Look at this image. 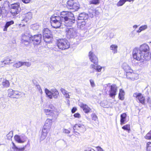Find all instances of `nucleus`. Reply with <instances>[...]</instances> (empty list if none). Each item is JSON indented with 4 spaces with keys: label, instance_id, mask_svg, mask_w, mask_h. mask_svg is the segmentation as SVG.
<instances>
[{
    "label": "nucleus",
    "instance_id": "nucleus-1",
    "mask_svg": "<svg viewBox=\"0 0 151 151\" xmlns=\"http://www.w3.org/2000/svg\"><path fill=\"white\" fill-rule=\"evenodd\" d=\"M61 17L53 16L50 18L51 26L54 28H59L62 24L66 26H71L75 23L74 14L68 11H63L61 12Z\"/></svg>",
    "mask_w": 151,
    "mask_h": 151
},
{
    "label": "nucleus",
    "instance_id": "nucleus-2",
    "mask_svg": "<svg viewBox=\"0 0 151 151\" xmlns=\"http://www.w3.org/2000/svg\"><path fill=\"white\" fill-rule=\"evenodd\" d=\"M44 112L46 115L52 116L55 118H56L59 113L52 105L49 106L48 108L44 109Z\"/></svg>",
    "mask_w": 151,
    "mask_h": 151
},
{
    "label": "nucleus",
    "instance_id": "nucleus-3",
    "mask_svg": "<svg viewBox=\"0 0 151 151\" xmlns=\"http://www.w3.org/2000/svg\"><path fill=\"white\" fill-rule=\"evenodd\" d=\"M132 55L134 59L137 61H139L141 60L146 59L138 48L135 47L133 49Z\"/></svg>",
    "mask_w": 151,
    "mask_h": 151
},
{
    "label": "nucleus",
    "instance_id": "nucleus-4",
    "mask_svg": "<svg viewBox=\"0 0 151 151\" xmlns=\"http://www.w3.org/2000/svg\"><path fill=\"white\" fill-rule=\"evenodd\" d=\"M57 46L59 48L62 50L68 49L70 47V43L66 39H60L58 40Z\"/></svg>",
    "mask_w": 151,
    "mask_h": 151
},
{
    "label": "nucleus",
    "instance_id": "nucleus-5",
    "mask_svg": "<svg viewBox=\"0 0 151 151\" xmlns=\"http://www.w3.org/2000/svg\"><path fill=\"white\" fill-rule=\"evenodd\" d=\"M67 6L70 9H73L74 11L77 10L80 8L79 3L76 0H70L67 2Z\"/></svg>",
    "mask_w": 151,
    "mask_h": 151
},
{
    "label": "nucleus",
    "instance_id": "nucleus-6",
    "mask_svg": "<svg viewBox=\"0 0 151 151\" xmlns=\"http://www.w3.org/2000/svg\"><path fill=\"white\" fill-rule=\"evenodd\" d=\"M66 37L68 38H74L78 35L76 30L73 28H66L65 29Z\"/></svg>",
    "mask_w": 151,
    "mask_h": 151
},
{
    "label": "nucleus",
    "instance_id": "nucleus-7",
    "mask_svg": "<svg viewBox=\"0 0 151 151\" xmlns=\"http://www.w3.org/2000/svg\"><path fill=\"white\" fill-rule=\"evenodd\" d=\"M139 48L141 53L145 57V58H146L148 57L150 52V48L147 45L144 44L141 45Z\"/></svg>",
    "mask_w": 151,
    "mask_h": 151
},
{
    "label": "nucleus",
    "instance_id": "nucleus-8",
    "mask_svg": "<svg viewBox=\"0 0 151 151\" xmlns=\"http://www.w3.org/2000/svg\"><path fill=\"white\" fill-rule=\"evenodd\" d=\"M21 8L19 3H14L11 5L10 12L13 16L16 15L20 12Z\"/></svg>",
    "mask_w": 151,
    "mask_h": 151
},
{
    "label": "nucleus",
    "instance_id": "nucleus-9",
    "mask_svg": "<svg viewBox=\"0 0 151 151\" xmlns=\"http://www.w3.org/2000/svg\"><path fill=\"white\" fill-rule=\"evenodd\" d=\"M14 138L15 140L19 143H23L24 142L27 138L26 136L24 134H22L20 135H16Z\"/></svg>",
    "mask_w": 151,
    "mask_h": 151
},
{
    "label": "nucleus",
    "instance_id": "nucleus-10",
    "mask_svg": "<svg viewBox=\"0 0 151 151\" xmlns=\"http://www.w3.org/2000/svg\"><path fill=\"white\" fill-rule=\"evenodd\" d=\"M88 56L91 62L95 65H97L98 62V59L96 56L92 52L90 51L89 53Z\"/></svg>",
    "mask_w": 151,
    "mask_h": 151
},
{
    "label": "nucleus",
    "instance_id": "nucleus-11",
    "mask_svg": "<svg viewBox=\"0 0 151 151\" xmlns=\"http://www.w3.org/2000/svg\"><path fill=\"white\" fill-rule=\"evenodd\" d=\"M133 96L135 97L137 100H138L140 103L142 104L145 103V97L141 93L137 92L134 93L133 94Z\"/></svg>",
    "mask_w": 151,
    "mask_h": 151
},
{
    "label": "nucleus",
    "instance_id": "nucleus-12",
    "mask_svg": "<svg viewBox=\"0 0 151 151\" xmlns=\"http://www.w3.org/2000/svg\"><path fill=\"white\" fill-rule=\"evenodd\" d=\"M74 130H76L81 132H83L86 130L84 125L83 124H76L73 127Z\"/></svg>",
    "mask_w": 151,
    "mask_h": 151
},
{
    "label": "nucleus",
    "instance_id": "nucleus-13",
    "mask_svg": "<svg viewBox=\"0 0 151 151\" xmlns=\"http://www.w3.org/2000/svg\"><path fill=\"white\" fill-rule=\"evenodd\" d=\"M127 78L131 80H134L135 79H137L138 78V75L137 73H135L133 72V70L129 71L126 74Z\"/></svg>",
    "mask_w": 151,
    "mask_h": 151
},
{
    "label": "nucleus",
    "instance_id": "nucleus-14",
    "mask_svg": "<svg viewBox=\"0 0 151 151\" xmlns=\"http://www.w3.org/2000/svg\"><path fill=\"white\" fill-rule=\"evenodd\" d=\"M96 65L91 64L90 66V68L92 70V71L91 72V73H94L95 70L98 72H100L101 71V70L102 68H104V67H101L99 65Z\"/></svg>",
    "mask_w": 151,
    "mask_h": 151
},
{
    "label": "nucleus",
    "instance_id": "nucleus-15",
    "mask_svg": "<svg viewBox=\"0 0 151 151\" xmlns=\"http://www.w3.org/2000/svg\"><path fill=\"white\" fill-rule=\"evenodd\" d=\"M117 91V88L115 84H112L111 86L110 90H109V95L110 97H112L114 96L116 94V92Z\"/></svg>",
    "mask_w": 151,
    "mask_h": 151
},
{
    "label": "nucleus",
    "instance_id": "nucleus-16",
    "mask_svg": "<svg viewBox=\"0 0 151 151\" xmlns=\"http://www.w3.org/2000/svg\"><path fill=\"white\" fill-rule=\"evenodd\" d=\"M79 106L81 108L83 109L84 112L86 113H89L91 109L86 104H84L83 103H80L79 104Z\"/></svg>",
    "mask_w": 151,
    "mask_h": 151
},
{
    "label": "nucleus",
    "instance_id": "nucleus-17",
    "mask_svg": "<svg viewBox=\"0 0 151 151\" xmlns=\"http://www.w3.org/2000/svg\"><path fill=\"white\" fill-rule=\"evenodd\" d=\"M11 61V60L10 58L9 57H7L4 60L1 61V67H4L6 65H9L12 63L10 62Z\"/></svg>",
    "mask_w": 151,
    "mask_h": 151
},
{
    "label": "nucleus",
    "instance_id": "nucleus-18",
    "mask_svg": "<svg viewBox=\"0 0 151 151\" xmlns=\"http://www.w3.org/2000/svg\"><path fill=\"white\" fill-rule=\"evenodd\" d=\"M32 35L29 32L25 33L22 36L21 40L31 41Z\"/></svg>",
    "mask_w": 151,
    "mask_h": 151
},
{
    "label": "nucleus",
    "instance_id": "nucleus-19",
    "mask_svg": "<svg viewBox=\"0 0 151 151\" xmlns=\"http://www.w3.org/2000/svg\"><path fill=\"white\" fill-rule=\"evenodd\" d=\"M52 124V120L47 119L45 121V125L44 126V128H45L49 130Z\"/></svg>",
    "mask_w": 151,
    "mask_h": 151
},
{
    "label": "nucleus",
    "instance_id": "nucleus-20",
    "mask_svg": "<svg viewBox=\"0 0 151 151\" xmlns=\"http://www.w3.org/2000/svg\"><path fill=\"white\" fill-rule=\"evenodd\" d=\"M49 131V130H48L45 128H43L42 129L41 135L40 138V140H42L45 138Z\"/></svg>",
    "mask_w": 151,
    "mask_h": 151
},
{
    "label": "nucleus",
    "instance_id": "nucleus-21",
    "mask_svg": "<svg viewBox=\"0 0 151 151\" xmlns=\"http://www.w3.org/2000/svg\"><path fill=\"white\" fill-rule=\"evenodd\" d=\"M88 17V14L85 13L80 14L78 17V20H86Z\"/></svg>",
    "mask_w": 151,
    "mask_h": 151
},
{
    "label": "nucleus",
    "instance_id": "nucleus-22",
    "mask_svg": "<svg viewBox=\"0 0 151 151\" xmlns=\"http://www.w3.org/2000/svg\"><path fill=\"white\" fill-rule=\"evenodd\" d=\"M43 36V40L46 43H49L51 41L52 37L51 35H44Z\"/></svg>",
    "mask_w": 151,
    "mask_h": 151
},
{
    "label": "nucleus",
    "instance_id": "nucleus-23",
    "mask_svg": "<svg viewBox=\"0 0 151 151\" xmlns=\"http://www.w3.org/2000/svg\"><path fill=\"white\" fill-rule=\"evenodd\" d=\"M127 114L125 113L121 114L120 116V124L123 125L125 123L126 120Z\"/></svg>",
    "mask_w": 151,
    "mask_h": 151
},
{
    "label": "nucleus",
    "instance_id": "nucleus-24",
    "mask_svg": "<svg viewBox=\"0 0 151 151\" xmlns=\"http://www.w3.org/2000/svg\"><path fill=\"white\" fill-rule=\"evenodd\" d=\"M122 67L123 68L126 72L127 73L129 71H132V70L129 66L126 63H124L122 65Z\"/></svg>",
    "mask_w": 151,
    "mask_h": 151
},
{
    "label": "nucleus",
    "instance_id": "nucleus-25",
    "mask_svg": "<svg viewBox=\"0 0 151 151\" xmlns=\"http://www.w3.org/2000/svg\"><path fill=\"white\" fill-rule=\"evenodd\" d=\"M52 99H57L59 96V93L56 89H52Z\"/></svg>",
    "mask_w": 151,
    "mask_h": 151
},
{
    "label": "nucleus",
    "instance_id": "nucleus-26",
    "mask_svg": "<svg viewBox=\"0 0 151 151\" xmlns=\"http://www.w3.org/2000/svg\"><path fill=\"white\" fill-rule=\"evenodd\" d=\"M10 84L8 81L4 79L2 82V83L0 85V86L2 88L7 87L9 86Z\"/></svg>",
    "mask_w": 151,
    "mask_h": 151
},
{
    "label": "nucleus",
    "instance_id": "nucleus-27",
    "mask_svg": "<svg viewBox=\"0 0 151 151\" xmlns=\"http://www.w3.org/2000/svg\"><path fill=\"white\" fill-rule=\"evenodd\" d=\"M14 23V21L12 20L6 22L4 27V28L3 29L4 31H7V28L11 25L13 24Z\"/></svg>",
    "mask_w": 151,
    "mask_h": 151
},
{
    "label": "nucleus",
    "instance_id": "nucleus-28",
    "mask_svg": "<svg viewBox=\"0 0 151 151\" xmlns=\"http://www.w3.org/2000/svg\"><path fill=\"white\" fill-rule=\"evenodd\" d=\"M15 90H13L12 89H9L8 90V96L11 98H16V96H14Z\"/></svg>",
    "mask_w": 151,
    "mask_h": 151
},
{
    "label": "nucleus",
    "instance_id": "nucleus-29",
    "mask_svg": "<svg viewBox=\"0 0 151 151\" xmlns=\"http://www.w3.org/2000/svg\"><path fill=\"white\" fill-rule=\"evenodd\" d=\"M31 41L33 42V44L35 45H37L38 42V35H36L33 36H32Z\"/></svg>",
    "mask_w": 151,
    "mask_h": 151
},
{
    "label": "nucleus",
    "instance_id": "nucleus-30",
    "mask_svg": "<svg viewBox=\"0 0 151 151\" xmlns=\"http://www.w3.org/2000/svg\"><path fill=\"white\" fill-rule=\"evenodd\" d=\"M32 14L31 13L27 14L25 16V18L22 20V22H27V21L32 18Z\"/></svg>",
    "mask_w": 151,
    "mask_h": 151
},
{
    "label": "nucleus",
    "instance_id": "nucleus-31",
    "mask_svg": "<svg viewBox=\"0 0 151 151\" xmlns=\"http://www.w3.org/2000/svg\"><path fill=\"white\" fill-rule=\"evenodd\" d=\"M45 93L47 96L50 99H52V89L49 91L47 88L45 90Z\"/></svg>",
    "mask_w": 151,
    "mask_h": 151
},
{
    "label": "nucleus",
    "instance_id": "nucleus-32",
    "mask_svg": "<svg viewBox=\"0 0 151 151\" xmlns=\"http://www.w3.org/2000/svg\"><path fill=\"white\" fill-rule=\"evenodd\" d=\"M124 92L122 89L120 90L119 94V98L121 100H123L124 99Z\"/></svg>",
    "mask_w": 151,
    "mask_h": 151
},
{
    "label": "nucleus",
    "instance_id": "nucleus-33",
    "mask_svg": "<svg viewBox=\"0 0 151 151\" xmlns=\"http://www.w3.org/2000/svg\"><path fill=\"white\" fill-rule=\"evenodd\" d=\"M118 46L116 45H112L110 47L111 50H112V52L114 53H115L117 52Z\"/></svg>",
    "mask_w": 151,
    "mask_h": 151
},
{
    "label": "nucleus",
    "instance_id": "nucleus-34",
    "mask_svg": "<svg viewBox=\"0 0 151 151\" xmlns=\"http://www.w3.org/2000/svg\"><path fill=\"white\" fill-rule=\"evenodd\" d=\"M60 91L65 98H70V96L69 94V93H68L65 89L63 88H61L60 89Z\"/></svg>",
    "mask_w": 151,
    "mask_h": 151
},
{
    "label": "nucleus",
    "instance_id": "nucleus-35",
    "mask_svg": "<svg viewBox=\"0 0 151 151\" xmlns=\"http://www.w3.org/2000/svg\"><path fill=\"white\" fill-rule=\"evenodd\" d=\"M86 20H78V25L80 26L81 28H82L85 26L86 22Z\"/></svg>",
    "mask_w": 151,
    "mask_h": 151
},
{
    "label": "nucleus",
    "instance_id": "nucleus-36",
    "mask_svg": "<svg viewBox=\"0 0 151 151\" xmlns=\"http://www.w3.org/2000/svg\"><path fill=\"white\" fill-rule=\"evenodd\" d=\"M51 31L47 28H44L43 31V35H51Z\"/></svg>",
    "mask_w": 151,
    "mask_h": 151
},
{
    "label": "nucleus",
    "instance_id": "nucleus-37",
    "mask_svg": "<svg viewBox=\"0 0 151 151\" xmlns=\"http://www.w3.org/2000/svg\"><path fill=\"white\" fill-rule=\"evenodd\" d=\"M22 66V61H19L14 63L13 65V67L16 68H18Z\"/></svg>",
    "mask_w": 151,
    "mask_h": 151
},
{
    "label": "nucleus",
    "instance_id": "nucleus-38",
    "mask_svg": "<svg viewBox=\"0 0 151 151\" xmlns=\"http://www.w3.org/2000/svg\"><path fill=\"white\" fill-rule=\"evenodd\" d=\"M14 96H16L17 98H18L19 97H21L22 96L21 95L23 94L24 95H25V94L24 93H23L22 92H19L17 91H15L14 92Z\"/></svg>",
    "mask_w": 151,
    "mask_h": 151
},
{
    "label": "nucleus",
    "instance_id": "nucleus-39",
    "mask_svg": "<svg viewBox=\"0 0 151 151\" xmlns=\"http://www.w3.org/2000/svg\"><path fill=\"white\" fill-rule=\"evenodd\" d=\"M147 28V25H142L141 26L139 29L137 31L138 33L140 32L141 31H144Z\"/></svg>",
    "mask_w": 151,
    "mask_h": 151
},
{
    "label": "nucleus",
    "instance_id": "nucleus-40",
    "mask_svg": "<svg viewBox=\"0 0 151 151\" xmlns=\"http://www.w3.org/2000/svg\"><path fill=\"white\" fill-rule=\"evenodd\" d=\"M13 135V132L12 131H11L7 134V138L8 140H10Z\"/></svg>",
    "mask_w": 151,
    "mask_h": 151
},
{
    "label": "nucleus",
    "instance_id": "nucleus-41",
    "mask_svg": "<svg viewBox=\"0 0 151 151\" xmlns=\"http://www.w3.org/2000/svg\"><path fill=\"white\" fill-rule=\"evenodd\" d=\"M126 2L125 0H120L117 4V6H122Z\"/></svg>",
    "mask_w": 151,
    "mask_h": 151
},
{
    "label": "nucleus",
    "instance_id": "nucleus-42",
    "mask_svg": "<svg viewBox=\"0 0 151 151\" xmlns=\"http://www.w3.org/2000/svg\"><path fill=\"white\" fill-rule=\"evenodd\" d=\"M22 66L25 65L27 67H29L31 66V63L29 62H22Z\"/></svg>",
    "mask_w": 151,
    "mask_h": 151
},
{
    "label": "nucleus",
    "instance_id": "nucleus-43",
    "mask_svg": "<svg viewBox=\"0 0 151 151\" xmlns=\"http://www.w3.org/2000/svg\"><path fill=\"white\" fill-rule=\"evenodd\" d=\"M92 119L95 121H98V118L97 116L94 114H93L91 115Z\"/></svg>",
    "mask_w": 151,
    "mask_h": 151
},
{
    "label": "nucleus",
    "instance_id": "nucleus-44",
    "mask_svg": "<svg viewBox=\"0 0 151 151\" xmlns=\"http://www.w3.org/2000/svg\"><path fill=\"white\" fill-rule=\"evenodd\" d=\"M145 137L147 139H151V130L146 134Z\"/></svg>",
    "mask_w": 151,
    "mask_h": 151
},
{
    "label": "nucleus",
    "instance_id": "nucleus-45",
    "mask_svg": "<svg viewBox=\"0 0 151 151\" xmlns=\"http://www.w3.org/2000/svg\"><path fill=\"white\" fill-rule=\"evenodd\" d=\"M122 129L125 130H129L130 129V125L127 124L124 126L122 127Z\"/></svg>",
    "mask_w": 151,
    "mask_h": 151
},
{
    "label": "nucleus",
    "instance_id": "nucleus-46",
    "mask_svg": "<svg viewBox=\"0 0 151 151\" xmlns=\"http://www.w3.org/2000/svg\"><path fill=\"white\" fill-rule=\"evenodd\" d=\"M31 28L33 30H36L38 29V25L37 24H35L31 25Z\"/></svg>",
    "mask_w": 151,
    "mask_h": 151
},
{
    "label": "nucleus",
    "instance_id": "nucleus-47",
    "mask_svg": "<svg viewBox=\"0 0 151 151\" xmlns=\"http://www.w3.org/2000/svg\"><path fill=\"white\" fill-rule=\"evenodd\" d=\"M89 81L91 87H94L95 86V85L94 80L92 79H91L89 80Z\"/></svg>",
    "mask_w": 151,
    "mask_h": 151
},
{
    "label": "nucleus",
    "instance_id": "nucleus-48",
    "mask_svg": "<svg viewBox=\"0 0 151 151\" xmlns=\"http://www.w3.org/2000/svg\"><path fill=\"white\" fill-rule=\"evenodd\" d=\"M22 42L25 45H29V44L30 43L32 42L31 41H27V40H25V41H23V40H21Z\"/></svg>",
    "mask_w": 151,
    "mask_h": 151
},
{
    "label": "nucleus",
    "instance_id": "nucleus-49",
    "mask_svg": "<svg viewBox=\"0 0 151 151\" xmlns=\"http://www.w3.org/2000/svg\"><path fill=\"white\" fill-rule=\"evenodd\" d=\"M89 13L91 14L92 15H95L96 11L95 10L92 11L91 9H89Z\"/></svg>",
    "mask_w": 151,
    "mask_h": 151
},
{
    "label": "nucleus",
    "instance_id": "nucleus-50",
    "mask_svg": "<svg viewBox=\"0 0 151 151\" xmlns=\"http://www.w3.org/2000/svg\"><path fill=\"white\" fill-rule=\"evenodd\" d=\"M147 149L148 150H150L151 149V142H148L147 144Z\"/></svg>",
    "mask_w": 151,
    "mask_h": 151
},
{
    "label": "nucleus",
    "instance_id": "nucleus-51",
    "mask_svg": "<svg viewBox=\"0 0 151 151\" xmlns=\"http://www.w3.org/2000/svg\"><path fill=\"white\" fill-rule=\"evenodd\" d=\"M99 0H92L91 3L92 4H96L99 3Z\"/></svg>",
    "mask_w": 151,
    "mask_h": 151
},
{
    "label": "nucleus",
    "instance_id": "nucleus-52",
    "mask_svg": "<svg viewBox=\"0 0 151 151\" xmlns=\"http://www.w3.org/2000/svg\"><path fill=\"white\" fill-rule=\"evenodd\" d=\"M74 116L75 117L79 118L81 117L80 114L78 113H77L75 114L74 115Z\"/></svg>",
    "mask_w": 151,
    "mask_h": 151
},
{
    "label": "nucleus",
    "instance_id": "nucleus-53",
    "mask_svg": "<svg viewBox=\"0 0 151 151\" xmlns=\"http://www.w3.org/2000/svg\"><path fill=\"white\" fill-rule=\"evenodd\" d=\"M22 1L25 4H27L29 3L31 0H22Z\"/></svg>",
    "mask_w": 151,
    "mask_h": 151
},
{
    "label": "nucleus",
    "instance_id": "nucleus-54",
    "mask_svg": "<svg viewBox=\"0 0 151 151\" xmlns=\"http://www.w3.org/2000/svg\"><path fill=\"white\" fill-rule=\"evenodd\" d=\"M63 132L65 133L68 134L70 132V131L68 129H65L63 130Z\"/></svg>",
    "mask_w": 151,
    "mask_h": 151
},
{
    "label": "nucleus",
    "instance_id": "nucleus-55",
    "mask_svg": "<svg viewBox=\"0 0 151 151\" xmlns=\"http://www.w3.org/2000/svg\"><path fill=\"white\" fill-rule=\"evenodd\" d=\"M33 82L34 84L35 85V86H37V83L36 80L35 79L33 80Z\"/></svg>",
    "mask_w": 151,
    "mask_h": 151
},
{
    "label": "nucleus",
    "instance_id": "nucleus-56",
    "mask_svg": "<svg viewBox=\"0 0 151 151\" xmlns=\"http://www.w3.org/2000/svg\"><path fill=\"white\" fill-rule=\"evenodd\" d=\"M77 109L76 108L73 107L72 110V112L73 113H74L76 110Z\"/></svg>",
    "mask_w": 151,
    "mask_h": 151
},
{
    "label": "nucleus",
    "instance_id": "nucleus-57",
    "mask_svg": "<svg viewBox=\"0 0 151 151\" xmlns=\"http://www.w3.org/2000/svg\"><path fill=\"white\" fill-rule=\"evenodd\" d=\"M97 150L98 151H103L102 149L100 147H97Z\"/></svg>",
    "mask_w": 151,
    "mask_h": 151
},
{
    "label": "nucleus",
    "instance_id": "nucleus-58",
    "mask_svg": "<svg viewBox=\"0 0 151 151\" xmlns=\"http://www.w3.org/2000/svg\"><path fill=\"white\" fill-rule=\"evenodd\" d=\"M38 38H39V39H40V40L41 41V39L42 38V36L41 34H38Z\"/></svg>",
    "mask_w": 151,
    "mask_h": 151
},
{
    "label": "nucleus",
    "instance_id": "nucleus-59",
    "mask_svg": "<svg viewBox=\"0 0 151 151\" xmlns=\"http://www.w3.org/2000/svg\"><path fill=\"white\" fill-rule=\"evenodd\" d=\"M125 1H128L129 2H130L131 1H133L134 0H125Z\"/></svg>",
    "mask_w": 151,
    "mask_h": 151
},
{
    "label": "nucleus",
    "instance_id": "nucleus-60",
    "mask_svg": "<svg viewBox=\"0 0 151 151\" xmlns=\"http://www.w3.org/2000/svg\"><path fill=\"white\" fill-rule=\"evenodd\" d=\"M38 91L39 92L41 93V94H42V91L41 89L40 88L38 89Z\"/></svg>",
    "mask_w": 151,
    "mask_h": 151
},
{
    "label": "nucleus",
    "instance_id": "nucleus-61",
    "mask_svg": "<svg viewBox=\"0 0 151 151\" xmlns=\"http://www.w3.org/2000/svg\"><path fill=\"white\" fill-rule=\"evenodd\" d=\"M138 26L137 25H134L133 26V27L134 28H136Z\"/></svg>",
    "mask_w": 151,
    "mask_h": 151
},
{
    "label": "nucleus",
    "instance_id": "nucleus-62",
    "mask_svg": "<svg viewBox=\"0 0 151 151\" xmlns=\"http://www.w3.org/2000/svg\"><path fill=\"white\" fill-rule=\"evenodd\" d=\"M2 13V10L1 7H0V16L1 15Z\"/></svg>",
    "mask_w": 151,
    "mask_h": 151
},
{
    "label": "nucleus",
    "instance_id": "nucleus-63",
    "mask_svg": "<svg viewBox=\"0 0 151 151\" xmlns=\"http://www.w3.org/2000/svg\"><path fill=\"white\" fill-rule=\"evenodd\" d=\"M88 151H95V150L93 149H91Z\"/></svg>",
    "mask_w": 151,
    "mask_h": 151
},
{
    "label": "nucleus",
    "instance_id": "nucleus-64",
    "mask_svg": "<svg viewBox=\"0 0 151 151\" xmlns=\"http://www.w3.org/2000/svg\"><path fill=\"white\" fill-rule=\"evenodd\" d=\"M74 133L76 134H79V133L76 132L74 131Z\"/></svg>",
    "mask_w": 151,
    "mask_h": 151
}]
</instances>
